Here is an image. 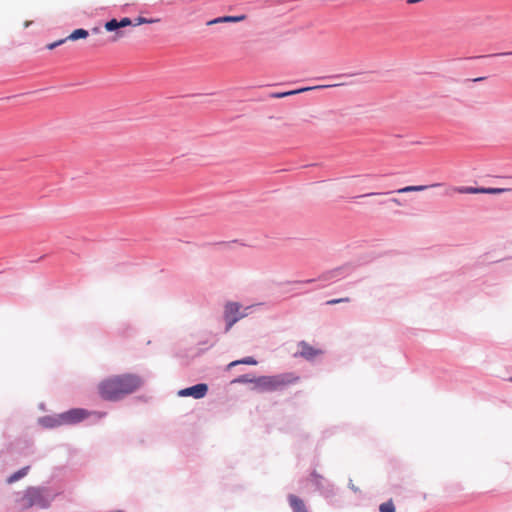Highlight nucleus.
<instances>
[{
	"label": "nucleus",
	"instance_id": "1",
	"mask_svg": "<svg viewBox=\"0 0 512 512\" xmlns=\"http://www.w3.org/2000/svg\"><path fill=\"white\" fill-rule=\"evenodd\" d=\"M142 385L137 375L122 374L108 377L98 385L99 395L109 401H117L138 390Z\"/></svg>",
	"mask_w": 512,
	"mask_h": 512
},
{
	"label": "nucleus",
	"instance_id": "2",
	"mask_svg": "<svg viewBox=\"0 0 512 512\" xmlns=\"http://www.w3.org/2000/svg\"><path fill=\"white\" fill-rule=\"evenodd\" d=\"M54 495L47 487H28L20 499L21 506L24 509L31 507H38L40 509H47L50 507Z\"/></svg>",
	"mask_w": 512,
	"mask_h": 512
},
{
	"label": "nucleus",
	"instance_id": "3",
	"mask_svg": "<svg viewBox=\"0 0 512 512\" xmlns=\"http://www.w3.org/2000/svg\"><path fill=\"white\" fill-rule=\"evenodd\" d=\"M300 380L294 373H283L273 376H261L254 378L255 388L259 391H277L287 386L294 385Z\"/></svg>",
	"mask_w": 512,
	"mask_h": 512
},
{
	"label": "nucleus",
	"instance_id": "4",
	"mask_svg": "<svg viewBox=\"0 0 512 512\" xmlns=\"http://www.w3.org/2000/svg\"><path fill=\"white\" fill-rule=\"evenodd\" d=\"M85 418H38L37 428L39 430H53L61 426H73Z\"/></svg>",
	"mask_w": 512,
	"mask_h": 512
},
{
	"label": "nucleus",
	"instance_id": "5",
	"mask_svg": "<svg viewBox=\"0 0 512 512\" xmlns=\"http://www.w3.org/2000/svg\"><path fill=\"white\" fill-rule=\"evenodd\" d=\"M309 480L313 483V485L324 498L332 499L335 496L336 492L334 485L322 475L317 473V471L314 470L311 472Z\"/></svg>",
	"mask_w": 512,
	"mask_h": 512
},
{
	"label": "nucleus",
	"instance_id": "6",
	"mask_svg": "<svg viewBox=\"0 0 512 512\" xmlns=\"http://www.w3.org/2000/svg\"><path fill=\"white\" fill-rule=\"evenodd\" d=\"M247 314L241 312V305L237 302H229L225 305L224 319L227 323L226 330H230L231 327L240 319L245 317Z\"/></svg>",
	"mask_w": 512,
	"mask_h": 512
},
{
	"label": "nucleus",
	"instance_id": "7",
	"mask_svg": "<svg viewBox=\"0 0 512 512\" xmlns=\"http://www.w3.org/2000/svg\"><path fill=\"white\" fill-rule=\"evenodd\" d=\"M134 23L131 21L130 18L124 17L121 20L117 19H111L110 21L106 22L104 25V28L106 31L109 32H115V34L112 37V41L116 42L120 40L124 36V32L121 30V28L133 25Z\"/></svg>",
	"mask_w": 512,
	"mask_h": 512
},
{
	"label": "nucleus",
	"instance_id": "8",
	"mask_svg": "<svg viewBox=\"0 0 512 512\" xmlns=\"http://www.w3.org/2000/svg\"><path fill=\"white\" fill-rule=\"evenodd\" d=\"M208 392V386L205 383H199L192 387L182 389L178 392L181 397H193L195 399L203 398Z\"/></svg>",
	"mask_w": 512,
	"mask_h": 512
},
{
	"label": "nucleus",
	"instance_id": "9",
	"mask_svg": "<svg viewBox=\"0 0 512 512\" xmlns=\"http://www.w3.org/2000/svg\"><path fill=\"white\" fill-rule=\"evenodd\" d=\"M298 347L300 350L296 356H300L306 360H313L324 353L322 349L315 348L305 341L299 342Z\"/></svg>",
	"mask_w": 512,
	"mask_h": 512
},
{
	"label": "nucleus",
	"instance_id": "10",
	"mask_svg": "<svg viewBox=\"0 0 512 512\" xmlns=\"http://www.w3.org/2000/svg\"><path fill=\"white\" fill-rule=\"evenodd\" d=\"M89 33L87 30L85 29H82V28H79V29H76L74 30L68 37H66L65 39H61L59 41H56V42H53V43H50L47 45V48L49 50H52L54 48H56L57 46L63 44L65 41L67 40H72V41H75V40H78V39H85L86 37H88Z\"/></svg>",
	"mask_w": 512,
	"mask_h": 512
},
{
	"label": "nucleus",
	"instance_id": "11",
	"mask_svg": "<svg viewBox=\"0 0 512 512\" xmlns=\"http://www.w3.org/2000/svg\"><path fill=\"white\" fill-rule=\"evenodd\" d=\"M287 499L293 512H309L304 501L300 497L294 494H289Z\"/></svg>",
	"mask_w": 512,
	"mask_h": 512
},
{
	"label": "nucleus",
	"instance_id": "12",
	"mask_svg": "<svg viewBox=\"0 0 512 512\" xmlns=\"http://www.w3.org/2000/svg\"><path fill=\"white\" fill-rule=\"evenodd\" d=\"M246 19V15H238V16H223L219 18H215L210 20L207 25H214L217 23H228V22H241Z\"/></svg>",
	"mask_w": 512,
	"mask_h": 512
},
{
	"label": "nucleus",
	"instance_id": "13",
	"mask_svg": "<svg viewBox=\"0 0 512 512\" xmlns=\"http://www.w3.org/2000/svg\"><path fill=\"white\" fill-rule=\"evenodd\" d=\"M334 86L335 85H326V87H334ZM314 88H325V86L305 87V88H301V89H297V90H293V91L277 93V94H274L273 97H275V98H282V97L298 94V93H301V92L309 91V90L314 89Z\"/></svg>",
	"mask_w": 512,
	"mask_h": 512
},
{
	"label": "nucleus",
	"instance_id": "14",
	"mask_svg": "<svg viewBox=\"0 0 512 512\" xmlns=\"http://www.w3.org/2000/svg\"><path fill=\"white\" fill-rule=\"evenodd\" d=\"M28 471H29V466L19 469L18 471L14 472L7 478V483L12 484L14 482L19 481L20 479H22L23 477H25L27 475Z\"/></svg>",
	"mask_w": 512,
	"mask_h": 512
},
{
	"label": "nucleus",
	"instance_id": "15",
	"mask_svg": "<svg viewBox=\"0 0 512 512\" xmlns=\"http://www.w3.org/2000/svg\"><path fill=\"white\" fill-rule=\"evenodd\" d=\"M427 188H428V186H425V185L407 186V187L399 189L397 192L398 193L418 192V191H423Z\"/></svg>",
	"mask_w": 512,
	"mask_h": 512
},
{
	"label": "nucleus",
	"instance_id": "16",
	"mask_svg": "<svg viewBox=\"0 0 512 512\" xmlns=\"http://www.w3.org/2000/svg\"><path fill=\"white\" fill-rule=\"evenodd\" d=\"M380 512H395V505L392 500H388L379 506Z\"/></svg>",
	"mask_w": 512,
	"mask_h": 512
},
{
	"label": "nucleus",
	"instance_id": "17",
	"mask_svg": "<svg viewBox=\"0 0 512 512\" xmlns=\"http://www.w3.org/2000/svg\"><path fill=\"white\" fill-rule=\"evenodd\" d=\"M499 191L500 190H498V189H489V190L476 189V188H462V189H458V192H460V193H479V192L495 193V192H499Z\"/></svg>",
	"mask_w": 512,
	"mask_h": 512
},
{
	"label": "nucleus",
	"instance_id": "18",
	"mask_svg": "<svg viewBox=\"0 0 512 512\" xmlns=\"http://www.w3.org/2000/svg\"><path fill=\"white\" fill-rule=\"evenodd\" d=\"M238 364H248V365H256L257 364V361L252 358V357H246L244 359H241V360H236V361H233L229 364V366H235V365H238Z\"/></svg>",
	"mask_w": 512,
	"mask_h": 512
},
{
	"label": "nucleus",
	"instance_id": "19",
	"mask_svg": "<svg viewBox=\"0 0 512 512\" xmlns=\"http://www.w3.org/2000/svg\"><path fill=\"white\" fill-rule=\"evenodd\" d=\"M160 20L159 19H147V18H144V17H137L134 21V26H138V25H141V24H152V23H157L159 22Z\"/></svg>",
	"mask_w": 512,
	"mask_h": 512
},
{
	"label": "nucleus",
	"instance_id": "20",
	"mask_svg": "<svg viewBox=\"0 0 512 512\" xmlns=\"http://www.w3.org/2000/svg\"><path fill=\"white\" fill-rule=\"evenodd\" d=\"M61 416H75V417H78V416H87V415H86V411L85 410H82V409H72V410L62 414Z\"/></svg>",
	"mask_w": 512,
	"mask_h": 512
},
{
	"label": "nucleus",
	"instance_id": "21",
	"mask_svg": "<svg viewBox=\"0 0 512 512\" xmlns=\"http://www.w3.org/2000/svg\"><path fill=\"white\" fill-rule=\"evenodd\" d=\"M349 301H350V298L345 297V298L329 300V301L326 302V304L327 305H335V304H339V303H346V302H349Z\"/></svg>",
	"mask_w": 512,
	"mask_h": 512
},
{
	"label": "nucleus",
	"instance_id": "22",
	"mask_svg": "<svg viewBox=\"0 0 512 512\" xmlns=\"http://www.w3.org/2000/svg\"><path fill=\"white\" fill-rule=\"evenodd\" d=\"M236 382H242V383H254V379H251L249 378L248 375H243L241 376L240 378H238L237 380H235Z\"/></svg>",
	"mask_w": 512,
	"mask_h": 512
},
{
	"label": "nucleus",
	"instance_id": "23",
	"mask_svg": "<svg viewBox=\"0 0 512 512\" xmlns=\"http://www.w3.org/2000/svg\"><path fill=\"white\" fill-rule=\"evenodd\" d=\"M382 194L383 193L370 192V193H366V194H362V195L356 196L354 198L356 199V198H363V197H372V196L382 195Z\"/></svg>",
	"mask_w": 512,
	"mask_h": 512
},
{
	"label": "nucleus",
	"instance_id": "24",
	"mask_svg": "<svg viewBox=\"0 0 512 512\" xmlns=\"http://www.w3.org/2000/svg\"><path fill=\"white\" fill-rule=\"evenodd\" d=\"M348 487L355 493L359 491V488L353 484L351 479L349 480Z\"/></svg>",
	"mask_w": 512,
	"mask_h": 512
},
{
	"label": "nucleus",
	"instance_id": "25",
	"mask_svg": "<svg viewBox=\"0 0 512 512\" xmlns=\"http://www.w3.org/2000/svg\"><path fill=\"white\" fill-rule=\"evenodd\" d=\"M391 201H392L393 203H395L396 205H401L400 200H399V199H397V198H393V199H391Z\"/></svg>",
	"mask_w": 512,
	"mask_h": 512
},
{
	"label": "nucleus",
	"instance_id": "26",
	"mask_svg": "<svg viewBox=\"0 0 512 512\" xmlns=\"http://www.w3.org/2000/svg\"><path fill=\"white\" fill-rule=\"evenodd\" d=\"M500 55H512V51L511 52H506V53H501Z\"/></svg>",
	"mask_w": 512,
	"mask_h": 512
},
{
	"label": "nucleus",
	"instance_id": "27",
	"mask_svg": "<svg viewBox=\"0 0 512 512\" xmlns=\"http://www.w3.org/2000/svg\"><path fill=\"white\" fill-rule=\"evenodd\" d=\"M93 31H94L95 33H98V32H99V28H94V29H93Z\"/></svg>",
	"mask_w": 512,
	"mask_h": 512
},
{
	"label": "nucleus",
	"instance_id": "28",
	"mask_svg": "<svg viewBox=\"0 0 512 512\" xmlns=\"http://www.w3.org/2000/svg\"><path fill=\"white\" fill-rule=\"evenodd\" d=\"M440 186V184H432L430 187H437Z\"/></svg>",
	"mask_w": 512,
	"mask_h": 512
}]
</instances>
